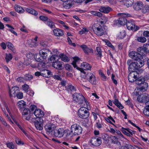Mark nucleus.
I'll use <instances>...</instances> for the list:
<instances>
[{"instance_id":"40","label":"nucleus","mask_w":149,"mask_h":149,"mask_svg":"<svg viewBox=\"0 0 149 149\" xmlns=\"http://www.w3.org/2000/svg\"><path fill=\"white\" fill-rule=\"evenodd\" d=\"M73 58L74 60L72 63V64L75 68H76V69H77V68L78 67H77L76 65V63L78 61H79V59L78 57H74Z\"/></svg>"},{"instance_id":"52","label":"nucleus","mask_w":149,"mask_h":149,"mask_svg":"<svg viewBox=\"0 0 149 149\" xmlns=\"http://www.w3.org/2000/svg\"><path fill=\"white\" fill-rule=\"evenodd\" d=\"M24 77L25 80H31L33 78V76L32 75L28 74H26L25 76Z\"/></svg>"},{"instance_id":"14","label":"nucleus","mask_w":149,"mask_h":149,"mask_svg":"<svg viewBox=\"0 0 149 149\" xmlns=\"http://www.w3.org/2000/svg\"><path fill=\"white\" fill-rule=\"evenodd\" d=\"M80 47L82 49L84 52L86 54L89 55L93 53V50L91 48L88 47L86 45H82L80 46Z\"/></svg>"},{"instance_id":"54","label":"nucleus","mask_w":149,"mask_h":149,"mask_svg":"<svg viewBox=\"0 0 149 149\" xmlns=\"http://www.w3.org/2000/svg\"><path fill=\"white\" fill-rule=\"evenodd\" d=\"M17 97L19 99H21L23 97V93L22 92H20L17 93L16 95Z\"/></svg>"},{"instance_id":"18","label":"nucleus","mask_w":149,"mask_h":149,"mask_svg":"<svg viewBox=\"0 0 149 149\" xmlns=\"http://www.w3.org/2000/svg\"><path fill=\"white\" fill-rule=\"evenodd\" d=\"M133 8L136 11H139L143 8V3L140 1H138L136 3L133 5Z\"/></svg>"},{"instance_id":"50","label":"nucleus","mask_w":149,"mask_h":149,"mask_svg":"<svg viewBox=\"0 0 149 149\" xmlns=\"http://www.w3.org/2000/svg\"><path fill=\"white\" fill-rule=\"evenodd\" d=\"M67 89L68 91H75L74 87L71 84L68 86Z\"/></svg>"},{"instance_id":"13","label":"nucleus","mask_w":149,"mask_h":149,"mask_svg":"<svg viewBox=\"0 0 149 149\" xmlns=\"http://www.w3.org/2000/svg\"><path fill=\"white\" fill-rule=\"evenodd\" d=\"M149 99L147 94L144 93L138 96L137 98L138 101L141 103L145 102Z\"/></svg>"},{"instance_id":"5","label":"nucleus","mask_w":149,"mask_h":149,"mask_svg":"<svg viewBox=\"0 0 149 149\" xmlns=\"http://www.w3.org/2000/svg\"><path fill=\"white\" fill-rule=\"evenodd\" d=\"M78 113L79 117L83 119L87 118L89 115L88 108L85 107L80 108L79 109Z\"/></svg>"},{"instance_id":"12","label":"nucleus","mask_w":149,"mask_h":149,"mask_svg":"<svg viewBox=\"0 0 149 149\" xmlns=\"http://www.w3.org/2000/svg\"><path fill=\"white\" fill-rule=\"evenodd\" d=\"M129 56L131 58L136 61L142 58L141 54L134 51H132L130 53Z\"/></svg>"},{"instance_id":"1","label":"nucleus","mask_w":149,"mask_h":149,"mask_svg":"<svg viewBox=\"0 0 149 149\" xmlns=\"http://www.w3.org/2000/svg\"><path fill=\"white\" fill-rule=\"evenodd\" d=\"M77 70L80 71L81 73V77L86 79L91 84L95 85L96 84V79L94 74L91 72H88L86 74L84 70L80 68H77Z\"/></svg>"},{"instance_id":"56","label":"nucleus","mask_w":149,"mask_h":149,"mask_svg":"<svg viewBox=\"0 0 149 149\" xmlns=\"http://www.w3.org/2000/svg\"><path fill=\"white\" fill-rule=\"evenodd\" d=\"M88 30H87L86 28H84L82 30L79 31V34L82 35L86 32H88Z\"/></svg>"},{"instance_id":"15","label":"nucleus","mask_w":149,"mask_h":149,"mask_svg":"<svg viewBox=\"0 0 149 149\" xmlns=\"http://www.w3.org/2000/svg\"><path fill=\"white\" fill-rule=\"evenodd\" d=\"M65 132L63 129L59 128L54 130V134L56 137L61 138L64 135Z\"/></svg>"},{"instance_id":"6","label":"nucleus","mask_w":149,"mask_h":149,"mask_svg":"<svg viewBox=\"0 0 149 149\" xmlns=\"http://www.w3.org/2000/svg\"><path fill=\"white\" fill-rule=\"evenodd\" d=\"M118 15L120 17L118 19L120 25H125L127 22L125 19L126 17H131V15L129 13H119Z\"/></svg>"},{"instance_id":"34","label":"nucleus","mask_w":149,"mask_h":149,"mask_svg":"<svg viewBox=\"0 0 149 149\" xmlns=\"http://www.w3.org/2000/svg\"><path fill=\"white\" fill-rule=\"evenodd\" d=\"M17 106L20 109L24 108L26 105V103L23 100H21L18 102L17 104Z\"/></svg>"},{"instance_id":"19","label":"nucleus","mask_w":149,"mask_h":149,"mask_svg":"<svg viewBox=\"0 0 149 149\" xmlns=\"http://www.w3.org/2000/svg\"><path fill=\"white\" fill-rule=\"evenodd\" d=\"M62 62L59 61L53 62L52 66L54 68L58 70H61L62 68Z\"/></svg>"},{"instance_id":"30","label":"nucleus","mask_w":149,"mask_h":149,"mask_svg":"<svg viewBox=\"0 0 149 149\" xmlns=\"http://www.w3.org/2000/svg\"><path fill=\"white\" fill-rule=\"evenodd\" d=\"M19 88L17 86H14L12 87L11 89L9 90V95L10 97L12 96L15 94V91L18 90Z\"/></svg>"},{"instance_id":"32","label":"nucleus","mask_w":149,"mask_h":149,"mask_svg":"<svg viewBox=\"0 0 149 149\" xmlns=\"http://www.w3.org/2000/svg\"><path fill=\"white\" fill-rule=\"evenodd\" d=\"M26 10L27 12L35 16H36L38 14V13L36 11L31 8H27Z\"/></svg>"},{"instance_id":"39","label":"nucleus","mask_w":149,"mask_h":149,"mask_svg":"<svg viewBox=\"0 0 149 149\" xmlns=\"http://www.w3.org/2000/svg\"><path fill=\"white\" fill-rule=\"evenodd\" d=\"M46 24L52 29L55 27L54 23L50 19H49L46 22Z\"/></svg>"},{"instance_id":"26","label":"nucleus","mask_w":149,"mask_h":149,"mask_svg":"<svg viewBox=\"0 0 149 149\" xmlns=\"http://www.w3.org/2000/svg\"><path fill=\"white\" fill-rule=\"evenodd\" d=\"M145 78H144L143 77H137L136 80V84L137 85L143 84L145 80Z\"/></svg>"},{"instance_id":"57","label":"nucleus","mask_w":149,"mask_h":149,"mask_svg":"<svg viewBox=\"0 0 149 149\" xmlns=\"http://www.w3.org/2000/svg\"><path fill=\"white\" fill-rule=\"evenodd\" d=\"M122 129H124L125 130H126V131L128 132V133H129L130 134H131L132 135L133 134L134 132L133 131H132V130L130 129L129 128H124L123 127H122Z\"/></svg>"},{"instance_id":"49","label":"nucleus","mask_w":149,"mask_h":149,"mask_svg":"<svg viewBox=\"0 0 149 149\" xmlns=\"http://www.w3.org/2000/svg\"><path fill=\"white\" fill-rule=\"evenodd\" d=\"M138 51L140 53H139L140 54H141V56L143 55L144 53L146 52L142 48V47H140L138 49Z\"/></svg>"},{"instance_id":"23","label":"nucleus","mask_w":149,"mask_h":149,"mask_svg":"<svg viewBox=\"0 0 149 149\" xmlns=\"http://www.w3.org/2000/svg\"><path fill=\"white\" fill-rule=\"evenodd\" d=\"M111 10V9L107 6H102L99 9V11L101 12L107 13H109Z\"/></svg>"},{"instance_id":"10","label":"nucleus","mask_w":149,"mask_h":149,"mask_svg":"<svg viewBox=\"0 0 149 149\" xmlns=\"http://www.w3.org/2000/svg\"><path fill=\"white\" fill-rule=\"evenodd\" d=\"M139 76L137 72H130L128 75V78L130 82H133L136 81Z\"/></svg>"},{"instance_id":"44","label":"nucleus","mask_w":149,"mask_h":149,"mask_svg":"<svg viewBox=\"0 0 149 149\" xmlns=\"http://www.w3.org/2000/svg\"><path fill=\"white\" fill-rule=\"evenodd\" d=\"M6 45L13 52L15 51V49L14 48V46L11 43L8 42L6 43Z\"/></svg>"},{"instance_id":"2","label":"nucleus","mask_w":149,"mask_h":149,"mask_svg":"<svg viewBox=\"0 0 149 149\" xmlns=\"http://www.w3.org/2000/svg\"><path fill=\"white\" fill-rule=\"evenodd\" d=\"M73 100L79 104H83L85 103L88 106V104L86 99L81 94L75 93L73 95Z\"/></svg>"},{"instance_id":"59","label":"nucleus","mask_w":149,"mask_h":149,"mask_svg":"<svg viewBox=\"0 0 149 149\" xmlns=\"http://www.w3.org/2000/svg\"><path fill=\"white\" fill-rule=\"evenodd\" d=\"M17 80L19 82H24L25 81V79L24 78L22 77H19L17 78Z\"/></svg>"},{"instance_id":"21","label":"nucleus","mask_w":149,"mask_h":149,"mask_svg":"<svg viewBox=\"0 0 149 149\" xmlns=\"http://www.w3.org/2000/svg\"><path fill=\"white\" fill-rule=\"evenodd\" d=\"M81 69H82L84 70H90L91 68V66L88 63L86 62H84L81 64Z\"/></svg>"},{"instance_id":"8","label":"nucleus","mask_w":149,"mask_h":149,"mask_svg":"<svg viewBox=\"0 0 149 149\" xmlns=\"http://www.w3.org/2000/svg\"><path fill=\"white\" fill-rule=\"evenodd\" d=\"M55 125L52 123H48L45 126V130L47 133L51 134L56 128Z\"/></svg>"},{"instance_id":"24","label":"nucleus","mask_w":149,"mask_h":149,"mask_svg":"<svg viewBox=\"0 0 149 149\" xmlns=\"http://www.w3.org/2000/svg\"><path fill=\"white\" fill-rule=\"evenodd\" d=\"M34 114L37 118L42 117L44 114L43 112L39 109L36 110L34 112Z\"/></svg>"},{"instance_id":"11","label":"nucleus","mask_w":149,"mask_h":149,"mask_svg":"<svg viewBox=\"0 0 149 149\" xmlns=\"http://www.w3.org/2000/svg\"><path fill=\"white\" fill-rule=\"evenodd\" d=\"M51 53L50 51L44 48L40 50L39 52L40 55L44 59H46L48 56Z\"/></svg>"},{"instance_id":"43","label":"nucleus","mask_w":149,"mask_h":149,"mask_svg":"<svg viewBox=\"0 0 149 149\" xmlns=\"http://www.w3.org/2000/svg\"><path fill=\"white\" fill-rule=\"evenodd\" d=\"M122 2H123L124 5L127 7L131 6L132 3L130 1V0H123Z\"/></svg>"},{"instance_id":"17","label":"nucleus","mask_w":149,"mask_h":149,"mask_svg":"<svg viewBox=\"0 0 149 149\" xmlns=\"http://www.w3.org/2000/svg\"><path fill=\"white\" fill-rule=\"evenodd\" d=\"M30 111L28 108H25L23 110L22 112V114L23 117L25 118V119L27 120H29L31 118L32 119V117L30 116Z\"/></svg>"},{"instance_id":"42","label":"nucleus","mask_w":149,"mask_h":149,"mask_svg":"<svg viewBox=\"0 0 149 149\" xmlns=\"http://www.w3.org/2000/svg\"><path fill=\"white\" fill-rule=\"evenodd\" d=\"M136 40L138 42L142 43H144L146 41V38L145 37L142 36L138 37Z\"/></svg>"},{"instance_id":"4","label":"nucleus","mask_w":149,"mask_h":149,"mask_svg":"<svg viewBox=\"0 0 149 149\" xmlns=\"http://www.w3.org/2000/svg\"><path fill=\"white\" fill-rule=\"evenodd\" d=\"M71 132L74 135H78L82 133V129L81 127L77 124L72 125L70 127Z\"/></svg>"},{"instance_id":"28","label":"nucleus","mask_w":149,"mask_h":149,"mask_svg":"<svg viewBox=\"0 0 149 149\" xmlns=\"http://www.w3.org/2000/svg\"><path fill=\"white\" fill-rule=\"evenodd\" d=\"M59 57L61 61L64 62H68L70 61V59L68 57L65 55L63 54H60Z\"/></svg>"},{"instance_id":"61","label":"nucleus","mask_w":149,"mask_h":149,"mask_svg":"<svg viewBox=\"0 0 149 149\" xmlns=\"http://www.w3.org/2000/svg\"><path fill=\"white\" fill-rule=\"evenodd\" d=\"M40 19L43 21H46L48 20L47 17L43 16H40L39 17Z\"/></svg>"},{"instance_id":"35","label":"nucleus","mask_w":149,"mask_h":149,"mask_svg":"<svg viewBox=\"0 0 149 149\" xmlns=\"http://www.w3.org/2000/svg\"><path fill=\"white\" fill-rule=\"evenodd\" d=\"M14 8L16 11L19 13H22L24 11V9L19 6L15 5Z\"/></svg>"},{"instance_id":"45","label":"nucleus","mask_w":149,"mask_h":149,"mask_svg":"<svg viewBox=\"0 0 149 149\" xmlns=\"http://www.w3.org/2000/svg\"><path fill=\"white\" fill-rule=\"evenodd\" d=\"M12 56L10 54H6V59L7 62L8 63L12 58Z\"/></svg>"},{"instance_id":"7","label":"nucleus","mask_w":149,"mask_h":149,"mask_svg":"<svg viewBox=\"0 0 149 149\" xmlns=\"http://www.w3.org/2000/svg\"><path fill=\"white\" fill-rule=\"evenodd\" d=\"M32 121L34 122L35 125L37 130H41L43 129V124L44 123L42 118H38L36 120L35 118H32Z\"/></svg>"},{"instance_id":"46","label":"nucleus","mask_w":149,"mask_h":149,"mask_svg":"<svg viewBox=\"0 0 149 149\" xmlns=\"http://www.w3.org/2000/svg\"><path fill=\"white\" fill-rule=\"evenodd\" d=\"M91 13L93 15L99 17H101L102 15L101 13L97 11H92L91 12Z\"/></svg>"},{"instance_id":"41","label":"nucleus","mask_w":149,"mask_h":149,"mask_svg":"<svg viewBox=\"0 0 149 149\" xmlns=\"http://www.w3.org/2000/svg\"><path fill=\"white\" fill-rule=\"evenodd\" d=\"M15 123L19 128L22 131L23 133L27 136H28V135L27 133L26 132V131L24 130V128L23 127V125L22 124V125H20L17 122H15Z\"/></svg>"},{"instance_id":"60","label":"nucleus","mask_w":149,"mask_h":149,"mask_svg":"<svg viewBox=\"0 0 149 149\" xmlns=\"http://www.w3.org/2000/svg\"><path fill=\"white\" fill-rule=\"evenodd\" d=\"M125 33L124 31H123L120 32L119 35L120 38H124L125 36Z\"/></svg>"},{"instance_id":"3","label":"nucleus","mask_w":149,"mask_h":149,"mask_svg":"<svg viewBox=\"0 0 149 149\" xmlns=\"http://www.w3.org/2000/svg\"><path fill=\"white\" fill-rule=\"evenodd\" d=\"M92 29L94 33L98 36H102L104 33L103 27L98 24H94Z\"/></svg>"},{"instance_id":"29","label":"nucleus","mask_w":149,"mask_h":149,"mask_svg":"<svg viewBox=\"0 0 149 149\" xmlns=\"http://www.w3.org/2000/svg\"><path fill=\"white\" fill-rule=\"evenodd\" d=\"M63 7L65 9H69L72 6L71 2L70 1H65L63 4Z\"/></svg>"},{"instance_id":"55","label":"nucleus","mask_w":149,"mask_h":149,"mask_svg":"<svg viewBox=\"0 0 149 149\" xmlns=\"http://www.w3.org/2000/svg\"><path fill=\"white\" fill-rule=\"evenodd\" d=\"M143 113L146 116H149V108H146L143 111Z\"/></svg>"},{"instance_id":"25","label":"nucleus","mask_w":149,"mask_h":149,"mask_svg":"<svg viewBox=\"0 0 149 149\" xmlns=\"http://www.w3.org/2000/svg\"><path fill=\"white\" fill-rule=\"evenodd\" d=\"M54 35L57 36H61L63 34V31L59 29H54L53 31Z\"/></svg>"},{"instance_id":"48","label":"nucleus","mask_w":149,"mask_h":149,"mask_svg":"<svg viewBox=\"0 0 149 149\" xmlns=\"http://www.w3.org/2000/svg\"><path fill=\"white\" fill-rule=\"evenodd\" d=\"M22 89L26 92H27L28 91L29 88V86L26 84H25L22 86Z\"/></svg>"},{"instance_id":"33","label":"nucleus","mask_w":149,"mask_h":149,"mask_svg":"<svg viewBox=\"0 0 149 149\" xmlns=\"http://www.w3.org/2000/svg\"><path fill=\"white\" fill-rule=\"evenodd\" d=\"M113 148L115 149H120L121 145L120 142L118 141H113L112 142Z\"/></svg>"},{"instance_id":"37","label":"nucleus","mask_w":149,"mask_h":149,"mask_svg":"<svg viewBox=\"0 0 149 149\" xmlns=\"http://www.w3.org/2000/svg\"><path fill=\"white\" fill-rule=\"evenodd\" d=\"M96 50L97 52V55L98 59H101L102 56V51L100 47H96Z\"/></svg>"},{"instance_id":"16","label":"nucleus","mask_w":149,"mask_h":149,"mask_svg":"<svg viewBox=\"0 0 149 149\" xmlns=\"http://www.w3.org/2000/svg\"><path fill=\"white\" fill-rule=\"evenodd\" d=\"M139 68L136 64V62H132L129 65V70L130 72H137Z\"/></svg>"},{"instance_id":"9","label":"nucleus","mask_w":149,"mask_h":149,"mask_svg":"<svg viewBox=\"0 0 149 149\" xmlns=\"http://www.w3.org/2000/svg\"><path fill=\"white\" fill-rule=\"evenodd\" d=\"M90 142L92 146H98L101 144L102 141L100 138L94 136L91 139Z\"/></svg>"},{"instance_id":"58","label":"nucleus","mask_w":149,"mask_h":149,"mask_svg":"<svg viewBox=\"0 0 149 149\" xmlns=\"http://www.w3.org/2000/svg\"><path fill=\"white\" fill-rule=\"evenodd\" d=\"M33 54L31 52H29V53L27 54H26V57L29 59L33 58Z\"/></svg>"},{"instance_id":"53","label":"nucleus","mask_w":149,"mask_h":149,"mask_svg":"<svg viewBox=\"0 0 149 149\" xmlns=\"http://www.w3.org/2000/svg\"><path fill=\"white\" fill-rule=\"evenodd\" d=\"M65 67L67 70L70 71L72 70V67L69 64H67L65 65Z\"/></svg>"},{"instance_id":"63","label":"nucleus","mask_w":149,"mask_h":149,"mask_svg":"<svg viewBox=\"0 0 149 149\" xmlns=\"http://www.w3.org/2000/svg\"><path fill=\"white\" fill-rule=\"evenodd\" d=\"M34 58L38 62H40L41 61V59H40L39 57V55L38 54H36L35 56H34Z\"/></svg>"},{"instance_id":"36","label":"nucleus","mask_w":149,"mask_h":149,"mask_svg":"<svg viewBox=\"0 0 149 149\" xmlns=\"http://www.w3.org/2000/svg\"><path fill=\"white\" fill-rule=\"evenodd\" d=\"M113 103L120 109H122L123 108V107L121 103L119 102L118 100L116 99H115Z\"/></svg>"},{"instance_id":"64","label":"nucleus","mask_w":149,"mask_h":149,"mask_svg":"<svg viewBox=\"0 0 149 149\" xmlns=\"http://www.w3.org/2000/svg\"><path fill=\"white\" fill-rule=\"evenodd\" d=\"M144 9L145 10H144V11H143V12L144 13H145L146 12L149 11V5H145L144 6Z\"/></svg>"},{"instance_id":"62","label":"nucleus","mask_w":149,"mask_h":149,"mask_svg":"<svg viewBox=\"0 0 149 149\" xmlns=\"http://www.w3.org/2000/svg\"><path fill=\"white\" fill-rule=\"evenodd\" d=\"M148 47H149V44H144L143 47L142 48L145 50V51L147 52V49H148Z\"/></svg>"},{"instance_id":"22","label":"nucleus","mask_w":149,"mask_h":149,"mask_svg":"<svg viewBox=\"0 0 149 149\" xmlns=\"http://www.w3.org/2000/svg\"><path fill=\"white\" fill-rule=\"evenodd\" d=\"M135 24L132 21H127L126 23L127 28L129 30H133L134 28Z\"/></svg>"},{"instance_id":"38","label":"nucleus","mask_w":149,"mask_h":149,"mask_svg":"<svg viewBox=\"0 0 149 149\" xmlns=\"http://www.w3.org/2000/svg\"><path fill=\"white\" fill-rule=\"evenodd\" d=\"M142 58H140V59L137 60L136 62V64L139 68L142 67L144 65V62L142 60Z\"/></svg>"},{"instance_id":"47","label":"nucleus","mask_w":149,"mask_h":149,"mask_svg":"<svg viewBox=\"0 0 149 149\" xmlns=\"http://www.w3.org/2000/svg\"><path fill=\"white\" fill-rule=\"evenodd\" d=\"M6 145L7 147L10 149H13L14 148V145L12 142H8L6 143Z\"/></svg>"},{"instance_id":"31","label":"nucleus","mask_w":149,"mask_h":149,"mask_svg":"<svg viewBox=\"0 0 149 149\" xmlns=\"http://www.w3.org/2000/svg\"><path fill=\"white\" fill-rule=\"evenodd\" d=\"M38 37L36 36L34 39L32 40V42L30 44H29L30 46L31 47H35L38 45V43L36 42L37 41Z\"/></svg>"},{"instance_id":"51","label":"nucleus","mask_w":149,"mask_h":149,"mask_svg":"<svg viewBox=\"0 0 149 149\" xmlns=\"http://www.w3.org/2000/svg\"><path fill=\"white\" fill-rule=\"evenodd\" d=\"M15 140L16 143L18 145L22 144L23 145L24 144L23 141H22L20 139H19L18 138H15Z\"/></svg>"},{"instance_id":"27","label":"nucleus","mask_w":149,"mask_h":149,"mask_svg":"<svg viewBox=\"0 0 149 149\" xmlns=\"http://www.w3.org/2000/svg\"><path fill=\"white\" fill-rule=\"evenodd\" d=\"M140 87H138L137 88V89L139 90V92H144L147 90V87L148 86V84L147 83H144Z\"/></svg>"},{"instance_id":"20","label":"nucleus","mask_w":149,"mask_h":149,"mask_svg":"<svg viewBox=\"0 0 149 149\" xmlns=\"http://www.w3.org/2000/svg\"><path fill=\"white\" fill-rule=\"evenodd\" d=\"M42 76L45 77H49L52 76L51 72L49 70L45 69L41 71Z\"/></svg>"}]
</instances>
